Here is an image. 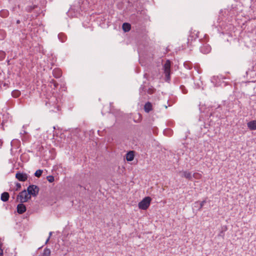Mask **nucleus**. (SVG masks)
I'll return each mask as SVG.
<instances>
[{
  "mask_svg": "<svg viewBox=\"0 0 256 256\" xmlns=\"http://www.w3.org/2000/svg\"><path fill=\"white\" fill-rule=\"evenodd\" d=\"M200 32H197L196 35V38L193 40V46L199 48L200 52L204 54L209 53L211 50L210 46L207 44L208 39V36L206 34H202Z\"/></svg>",
  "mask_w": 256,
  "mask_h": 256,
  "instance_id": "nucleus-1",
  "label": "nucleus"
},
{
  "mask_svg": "<svg viewBox=\"0 0 256 256\" xmlns=\"http://www.w3.org/2000/svg\"><path fill=\"white\" fill-rule=\"evenodd\" d=\"M234 8L233 6V5H232L231 6V8L230 9L226 8V9H224V11H223L222 10H220V14L219 16V18H218V20H217V23H218V24L217 26H216L215 24H214L216 28H218V26H220V27L221 29H226V28H225V26H224L223 25L224 19L222 17V16H224V14H223L224 12L225 14L229 15V16H232L233 14H234L235 12H234Z\"/></svg>",
  "mask_w": 256,
  "mask_h": 256,
  "instance_id": "nucleus-2",
  "label": "nucleus"
},
{
  "mask_svg": "<svg viewBox=\"0 0 256 256\" xmlns=\"http://www.w3.org/2000/svg\"><path fill=\"white\" fill-rule=\"evenodd\" d=\"M152 198L150 196H146L142 199L138 204L140 209L146 210L150 206Z\"/></svg>",
  "mask_w": 256,
  "mask_h": 256,
  "instance_id": "nucleus-3",
  "label": "nucleus"
},
{
  "mask_svg": "<svg viewBox=\"0 0 256 256\" xmlns=\"http://www.w3.org/2000/svg\"><path fill=\"white\" fill-rule=\"evenodd\" d=\"M26 192L30 196L34 197L36 196L39 192L40 188L38 186L34 184H30Z\"/></svg>",
  "mask_w": 256,
  "mask_h": 256,
  "instance_id": "nucleus-4",
  "label": "nucleus"
},
{
  "mask_svg": "<svg viewBox=\"0 0 256 256\" xmlns=\"http://www.w3.org/2000/svg\"><path fill=\"white\" fill-rule=\"evenodd\" d=\"M164 74L167 80L170 78V60H167L164 66Z\"/></svg>",
  "mask_w": 256,
  "mask_h": 256,
  "instance_id": "nucleus-5",
  "label": "nucleus"
},
{
  "mask_svg": "<svg viewBox=\"0 0 256 256\" xmlns=\"http://www.w3.org/2000/svg\"><path fill=\"white\" fill-rule=\"evenodd\" d=\"M16 178L20 182H25L28 179V176L26 174L18 172L16 174Z\"/></svg>",
  "mask_w": 256,
  "mask_h": 256,
  "instance_id": "nucleus-6",
  "label": "nucleus"
},
{
  "mask_svg": "<svg viewBox=\"0 0 256 256\" xmlns=\"http://www.w3.org/2000/svg\"><path fill=\"white\" fill-rule=\"evenodd\" d=\"M26 208L24 203H20L18 204L16 206V212L18 214H22L26 212Z\"/></svg>",
  "mask_w": 256,
  "mask_h": 256,
  "instance_id": "nucleus-7",
  "label": "nucleus"
},
{
  "mask_svg": "<svg viewBox=\"0 0 256 256\" xmlns=\"http://www.w3.org/2000/svg\"><path fill=\"white\" fill-rule=\"evenodd\" d=\"M26 194V190H24L20 192L18 194L17 196L16 202H20V203H23L24 196Z\"/></svg>",
  "mask_w": 256,
  "mask_h": 256,
  "instance_id": "nucleus-8",
  "label": "nucleus"
},
{
  "mask_svg": "<svg viewBox=\"0 0 256 256\" xmlns=\"http://www.w3.org/2000/svg\"><path fill=\"white\" fill-rule=\"evenodd\" d=\"M206 203V200H204L202 202H200V201L196 202L194 204V207L196 208V210H200L204 206V205Z\"/></svg>",
  "mask_w": 256,
  "mask_h": 256,
  "instance_id": "nucleus-9",
  "label": "nucleus"
},
{
  "mask_svg": "<svg viewBox=\"0 0 256 256\" xmlns=\"http://www.w3.org/2000/svg\"><path fill=\"white\" fill-rule=\"evenodd\" d=\"M247 126L250 130H256V120H252L247 123Z\"/></svg>",
  "mask_w": 256,
  "mask_h": 256,
  "instance_id": "nucleus-10",
  "label": "nucleus"
},
{
  "mask_svg": "<svg viewBox=\"0 0 256 256\" xmlns=\"http://www.w3.org/2000/svg\"><path fill=\"white\" fill-rule=\"evenodd\" d=\"M10 194L8 192H4L1 194L0 200L4 202H6L8 200Z\"/></svg>",
  "mask_w": 256,
  "mask_h": 256,
  "instance_id": "nucleus-11",
  "label": "nucleus"
},
{
  "mask_svg": "<svg viewBox=\"0 0 256 256\" xmlns=\"http://www.w3.org/2000/svg\"><path fill=\"white\" fill-rule=\"evenodd\" d=\"M228 228L226 226H224L222 228V230L218 235V236L221 237L222 239L224 238L225 236V232L227 230Z\"/></svg>",
  "mask_w": 256,
  "mask_h": 256,
  "instance_id": "nucleus-12",
  "label": "nucleus"
},
{
  "mask_svg": "<svg viewBox=\"0 0 256 256\" xmlns=\"http://www.w3.org/2000/svg\"><path fill=\"white\" fill-rule=\"evenodd\" d=\"M250 8L251 9V10L252 11V12L254 14H256V0H252ZM256 17V16H255V18Z\"/></svg>",
  "mask_w": 256,
  "mask_h": 256,
  "instance_id": "nucleus-13",
  "label": "nucleus"
},
{
  "mask_svg": "<svg viewBox=\"0 0 256 256\" xmlns=\"http://www.w3.org/2000/svg\"><path fill=\"white\" fill-rule=\"evenodd\" d=\"M134 156V151H130L126 154V160H133Z\"/></svg>",
  "mask_w": 256,
  "mask_h": 256,
  "instance_id": "nucleus-14",
  "label": "nucleus"
},
{
  "mask_svg": "<svg viewBox=\"0 0 256 256\" xmlns=\"http://www.w3.org/2000/svg\"><path fill=\"white\" fill-rule=\"evenodd\" d=\"M144 109L146 112H148L152 110V105L150 102H146L144 106Z\"/></svg>",
  "mask_w": 256,
  "mask_h": 256,
  "instance_id": "nucleus-15",
  "label": "nucleus"
},
{
  "mask_svg": "<svg viewBox=\"0 0 256 256\" xmlns=\"http://www.w3.org/2000/svg\"><path fill=\"white\" fill-rule=\"evenodd\" d=\"M122 28L124 32H128L130 30L131 26L130 24L126 22L123 24Z\"/></svg>",
  "mask_w": 256,
  "mask_h": 256,
  "instance_id": "nucleus-16",
  "label": "nucleus"
},
{
  "mask_svg": "<svg viewBox=\"0 0 256 256\" xmlns=\"http://www.w3.org/2000/svg\"><path fill=\"white\" fill-rule=\"evenodd\" d=\"M53 74L56 78H58L62 75L61 70H60L59 69H54L53 70Z\"/></svg>",
  "mask_w": 256,
  "mask_h": 256,
  "instance_id": "nucleus-17",
  "label": "nucleus"
},
{
  "mask_svg": "<svg viewBox=\"0 0 256 256\" xmlns=\"http://www.w3.org/2000/svg\"><path fill=\"white\" fill-rule=\"evenodd\" d=\"M51 251L50 248H46L42 254V256H50Z\"/></svg>",
  "mask_w": 256,
  "mask_h": 256,
  "instance_id": "nucleus-18",
  "label": "nucleus"
},
{
  "mask_svg": "<svg viewBox=\"0 0 256 256\" xmlns=\"http://www.w3.org/2000/svg\"><path fill=\"white\" fill-rule=\"evenodd\" d=\"M193 68L196 71V72L198 74H200L202 72V70L200 67L199 64H195L194 65H193Z\"/></svg>",
  "mask_w": 256,
  "mask_h": 256,
  "instance_id": "nucleus-19",
  "label": "nucleus"
},
{
  "mask_svg": "<svg viewBox=\"0 0 256 256\" xmlns=\"http://www.w3.org/2000/svg\"><path fill=\"white\" fill-rule=\"evenodd\" d=\"M32 196H30L28 193L26 191V194L24 196V199L23 203L28 202L31 199Z\"/></svg>",
  "mask_w": 256,
  "mask_h": 256,
  "instance_id": "nucleus-20",
  "label": "nucleus"
},
{
  "mask_svg": "<svg viewBox=\"0 0 256 256\" xmlns=\"http://www.w3.org/2000/svg\"><path fill=\"white\" fill-rule=\"evenodd\" d=\"M12 94L14 98H16L20 95V92L18 90H14L12 92Z\"/></svg>",
  "mask_w": 256,
  "mask_h": 256,
  "instance_id": "nucleus-21",
  "label": "nucleus"
},
{
  "mask_svg": "<svg viewBox=\"0 0 256 256\" xmlns=\"http://www.w3.org/2000/svg\"><path fill=\"white\" fill-rule=\"evenodd\" d=\"M42 172H43V170H38L35 172L34 175L35 176H36L37 178H40L42 176Z\"/></svg>",
  "mask_w": 256,
  "mask_h": 256,
  "instance_id": "nucleus-22",
  "label": "nucleus"
},
{
  "mask_svg": "<svg viewBox=\"0 0 256 256\" xmlns=\"http://www.w3.org/2000/svg\"><path fill=\"white\" fill-rule=\"evenodd\" d=\"M182 176L188 179H190L191 178V174L190 172H184L182 173Z\"/></svg>",
  "mask_w": 256,
  "mask_h": 256,
  "instance_id": "nucleus-23",
  "label": "nucleus"
},
{
  "mask_svg": "<svg viewBox=\"0 0 256 256\" xmlns=\"http://www.w3.org/2000/svg\"><path fill=\"white\" fill-rule=\"evenodd\" d=\"M0 14L2 16L6 17L8 14V12L6 10H2L0 12Z\"/></svg>",
  "mask_w": 256,
  "mask_h": 256,
  "instance_id": "nucleus-24",
  "label": "nucleus"
},
{
  "mask_svg": "<svg viewBox=\"0 0 256 256\" xmlns=\"http://www.w3.org/2000/svg\"><path fill=\"white\" fill-rule=\"evenodd\" d=\"M6 54L4 51L0 50V61L4 59Z\"/></svg>",
  "mask_w": 256,
  "mask_h": 256,
  "instance_id": "nucleus-25",
  "label": "nucleus"
},
{
  "mask_svg": "<svg viewBox=\"0 0 256 256\" xmlns=\"http://www.w3.org/2000/svg\"><path fill=\"white\" fill-rule=\"evenodd\" d=\"M22 188L21 184L19 182L16 183V188L14 190V191H19Z\"/></svg>",
  "mask_w": 256,
  "mask_h": 256,
  "instance_id": "nucleus-26",
  "label": "nucleus"
},
{
  "mask_svg": "<svg viewBox=\"0 0 256 256\" xmlns=\"http://www.w3.org/2000/svg\"><path fill=\"white\" fill-rule=\"evenodd\" d=\"M47 180L50 182H52L54 180V176H48L46 177Z\"/></svg>",
  "mask_w": 256,
  "mask_h": 256,
  "instance_id": "nucleus-27",
  "label": "nucleus"
},
{
  "mask_svg": "<svg viewBox=\"0 0 256 256\" xmlns=\"http://www.w3.org/2000/svg\"><path fill=\"white\" fill-rule=\"evenodd\" d=\"M202 81L198 82L197 84H196L194 82V86H196V88H200L202 87Z\"/></svg>",
  "mask_w": 256,
  "mask_h": 256,
  "instance_id": "nucleus-28",
  "label": "nucleus"
},
{
  "mask_svg": "<svg viewBox=\"0 0 256 256\" xmlns=\"http://www.w3.org/2000/svg\"><path fill=\"white\" fill-rule=\"evenodd\" d=\"M51 83L53 84L54 86V88H56L58 86V84L54 80H52L50 82Z\"/></svg>",
  "mask_w": 256,
  "mask_h": 256,
  "instance_id": "nucleus-29",
  "label": "nucleus"
},
{
  "mask_svg": "<svg viewBox=\"0 0 256 256\" xmlns=\"http://www.w3.org/2000/svg\"><path fill=\"white\" fill-rule=\"evenodd\" d=\"M218 78V76H213L211 79L212 82L214 83V80H216V78Z\"/></svg>",
  "mask_w": 256,
  "mask_h": 256,
  "instance_id": "nucleus-30",
  "label": "nucleus"
},
{
  "mask_svg": "<svg viewBox=\"0 0 256 256\" xmlns=\"http://www.w3.org/2000/svg\"><path fill=\"white\" fill-rule=\"evenodd\" d=\"M148 92L149 94H152L153 93V90L152 89H150L148 90Z\"/></svg>",
  "mask_w": 256,
  "mask_h": 256,
  "instance_id": "nucleus-31",
  "label": "nucleus"
},
{
  "mask_svg": "<svg viewBox=\"0 0 256 256\" xmlns=\"http://www.w3.org/2000/svg\"><path fill=\"white\" fill-rule=\"evenodd\" d=\"M3 256V250L2 249H0V256Z\"/></svg>",
  "mask_w": 256,
  "mask_h": 256,
  "instance_id": "nucleus-32",
  "label": "nucleus"
},
{
  "mask_svg": "<svg viewBox=\"0 0 256 256\" xmlns=\"http://www.w3.org/2000/svg\"><path fill=\"white\" fill-rule=\"evenodd\" d=\"M198 174V173H194L192 176L193 178H196Z\"/></svg>",
  "mask_w": 256,
  "mask_h": 256,
  "instance_id": "nucleus-33",
  "label": "nucleus"
},
{
  "mask_svg": "<svg viewBox=\"0 0 256 256\" xmlns=\"http://www.w3.org/2000/svg\"><path fill=\"white\" fill-rule=\"evenodd\" d=\"M138 161H133V162H131L130 164H137Z\"/></svg>",
  "mask_w": 256,
  "mask_h": 256,
  "instance_id": "nucleus-34",
  "label": "nucleus"
},
{
  "mask_svg": "<svg viewBox=\"0 0 256 256\" xmlns=\"http://www.w3.org/2000/svg\"><path fill=\"white\" fill-rule=\"evenodd\" d=\"M3 33H4L3 31L0 30V34H3ZM3 38H4L3 37H2L1 38H0V40H2Z\"/></svg>",
  "mask_w": 256,
  "mask_h": 256,
  "instance_id": "nucleus-35",
  "label": "nucleus"
},
{
  "mask_svg": "<svg viewBox=\"0 0 256 256\" xmlns=\"http://www.w3.org/2000/svg\"><path fill=\"white\" fill-rule=\"evenodd\" d=\"M2 144H3L2 141L1 140H0V147H1L2 146Z\"/></svg>",
  "mask_w": 256,
  "mask_h": 256,
  "instance_id": "nucleus-36",
  "label": "nucleus"
},
{
  "mask_svg": "<svg viewBox=\"0 0 256 256\" xmlns=\"http://www.w3.org/2000/svg\"><path fill=\"white\" fill-rule=\"evenodd\" d=\"M216 113V112H212L210 114V116H213Z\"/></svg>",
  "mask_w": 256,
  "mask_h": 256,
  "instance_id": "nucleus-37",
  "label": "nucleus"
},
{
  "mask_svg": "<svg viewBox=\"0 0 256 256\" xmlns=\"http://www.w3.org/2000/svg\"><path fill=\"white\" fill-rule=\"evenodd\" d=\"M194 32H196V30H194V32H193V34H194L195 36L196 34H194ZM196 38V37H194V36H193V40L194 39V38Z\"/></svg>",
  "mask_w": 256,
  "mask_h": 256,
  "instance_id": "nucleus-38",
  "label": "nucleus"
},
{
  "mask_svg": "<svg viewBox=\"0 0 256 256\" xmlns=\"http://www.w3.org/2000/svg\"><path fill=\"white\" fill-rule=\"evenodd\" d=\"M50 237H48V239L46 240V244L48 242V240H50Z\"/></svg>",
  "mask_w": 256,
  "mask_h": 256,
  "instance_id": "nucleus-39",
  "label": "nucleus"
},
{
  "mask_svg": "<svg viewBox=\"0 0 256 256\" xmlns=\"http://www.w3.org/2000/svg\"><path fill=\"white\" fill-rule=\"evenodd\" d=\"M52 232H50L49 233V236H48V237H50V236H52Z\"/></svg>",
  "mask_w": 256,
  "mask_h": 256,
  "instance_id": "nucleus-40",
  "label": "nucleus"
},
{
  "mask_svg": "<svg viewBox=\"0 0 256 256\" xmlns=\"http://www.w3.org/2000/svg\"><path fill=\"white\" fill-rule=\"evenodd\" d=\"M216 116L219 118L220 116L219 114H216Z\"/></svg>",
  "mask_w": 256,
  "mask_h": 256,
  "instance_id": "nucleus-41",
  "label": "nucleus"
},
{
  "mask_svg": "<svg viewBox=\"0 0 256 256\" xmlns=\"http://www.w3.org/2000/svg\"><path fill=\"white\" fill-rule=\"evenodd\" d=\"M220 105H218V108H216V109H220Z\"/></svg>",
  "mask_w": 256,
  "mask_h": 256,
  "instance_id": "nucleus-42",
  "label": "nucleus"
},
{
  "mask_svg": "<svg viewBox=\"0 0 256 256\" xmlns=\"http://www.w3.org/2000/svg\"><path fill=\"white\" fill-rule=\"evenodd\" d=\"M2 244L0 243V249H2Z\"/></svg>",
  "mask_w": 256,
  "mask_h": 256,
  "instance_id": "nucleus-43",
  "label": "nucleus"
},
{
  "mask_svg": "<svg viewBox=\"0 0 256 256\" xmlns=\"http://www.w3.org/2000/svg\"><path fill=\"white\" fill-rule=\"evenodd\" d=\"M224 105H226V101H224Z\"/></svg>",
  "mask_w": 256,
  "mask_h": 256,
  "instance_id": "nucleus-44",
  "label": "nucleus"
},
{
  "mask_svg": "<svg viewBox=\"0 0 256 256\" xmlns=\"http://www.w3.org/2000/svg\"><path fill=\"white\" fill-rule=\"evenodd\" d=\"M218 32L220 33V32L218 28Z\"/></svg>",
  "mask_w": 256,
  "mask_h": 256,
  "instance_id": "nucleus-45",
  "label": "nucleus"
},
{
  "mask_svg": "<svg viewBox=\"0 0 256 256\" xmlns=\"http://www.w3.org/2000/svg\"><path fill=\"white\" fill-rule=\"evenodd\" d=\"M78 186H79L80 187H82V186L80 184H79V185H78Z\"/></svg>",
  "mask_w": 256,
  "mask_h": 256,
  "instance_id": "nucleus-46",
  "label": "nucleus"
},
{
  "mask_svg": "<svg viewBox=\"0 0 256 256\" xmlns=\"http://www.w3.org/2000/svg\"><path fill=\"white\" fill-rule=\"evenodd\" d=\"M9 62H10V60H8V64H9Z\"/></svg>",
  "mask_w": 256,
  "mask_h": 256,
  "instance_id": "nucleus-47",
  "label": "nucleus"
},
{
  "mask_svg": "<svg viewBox=\"0 0 256 256\" xmlns=\"http://www.w3.org/2000/svg\"><path fill=\"white\" fill-rule=\"evenodd\" d=\"M85 182H87V181L86 180ZM83 184H84V182H83Z\"/></svg>",
  "mask_w": 256,
  "mask_h": 256,
  "instance_id": "nucleus-48",
  "label": "nucleus"
},
{
  "mask_svg": "<svg viewBox=\"0 0 256 256\" xmlns=\"http://www.w3.org/2000/svg\"><path fill=\"white\" fill-rule=\"evenodd\" d=\"M12 198L13 199H14V197L13 196L12 197Z\"/></svg>",
  "mask_w": 256,
  "mask_h": 256,
  "instance_id": "nucleus-49",
  "label": "nucleus"
}]
</instances>
